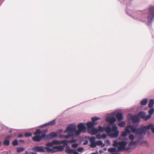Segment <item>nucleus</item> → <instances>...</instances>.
I'll return each instance as SVG.
<instances>
[{"label":"nucleus","instance_id":"obj_15","mask_svg":"<svg viewBox=\"0 0 154 154\" xmlns=\"http://www.w3.org/2000/svg\"><path fill=\"white\" fill-rule=\"evenodd\" d=\"M88 133L91 135H95L97 134L98 133V129L95 128H93L91 129L88 130Z\"/></svg>","mask_w":154,"mask_h":154},{"label":"nucleus","instance_id":"obj_55","mask_svg":"<svg viewBox=\"0 0 154 154\" xmlns=\"http://www.w3.org/2000/svg\"><path fill=\"white\" fill-rule=\"evenodd\" d=\"M109 154H118V153H116V152H113L112 153H110Z\"/></svg>","mask_w":154,"mask_h":154},{"label":"nucleus","instance_id":"obj_38","mask_svg":"<svg viewBox=\"0 0 154 154\" xmlns=\"http://www.w3.org/2000/svg\"><path fill=\"white\" fill-rule=\"evenodd\" d=\"M128 134V133H127V132H126L125 131H123L122 132V136L123 137H126L127 135Z\"/></svg>","mask_w":154,"mask_h":154},{"label":"nucleus","instance_id":"obj_8","mask_svg":"<svg viewBox=\"0 0 154 154\" xmlns=\"http://www.w3.org/2000/svg\"><path fill=\"white\" fill-rule=\"evenodd\" d=\"M69 125L67 127L66 129V130L63 131V133L65 134L66 132H67L68 135H61L59 136V137L61 138H66L68 139L71 137H74L73 134L71 131L70 129H69Z\"/></svg>","mask_w":154,"mask_h":154},{"label":"nucleus","instance_id":"obj_32","mask_svg":"<svg viewBox=\"0 0 154 154\" xmlns=\"http://www.w3.org/2000/svg\"><path fill=\"white\" fill-rule=\"evenodd\" d=\"M129 139L131 141H133L134 139V136L132 134H131L129 136Z\"/></svg>","mask_w":154,"mask_h":154},{"label":"nucleus","instance_id":"obj_5","mask_svg":"<svg viewBox=\"0 0 154 154\" xmlns=\"http://www.w3.org/2000/svg\"><path fill=\"white\" fill-rule=\"evenodd\" d=\"M141 137L144 136L146 131L150 129H151L152 133H154V125L153 124H151L148 125L143 126L141 128Z\"/></svg>","mask_w":154,"mask_h":154},{"label":"nucleus","instance_id":"obj_56","mask_svg":"<svg viewBox=\"0 0 154 154\" xmlns=\"http://www.w3.org/2000/svg\"><path fill=\"white\" fill-rule=\"evenodd\" d=\"M140 154H145V152H142Z\"/></svg>","mask_w":154,"mask_h":154},{"label":"nucleus","instance_id":"obj_13","mask_svg":"<svg viewBox=\"0 0 154 154\" xmlns=\"http://www.w3.org/2000/svg\"><path fill=\"white\" fill-rule=\"evenodd\" d=\"M45 147L42 146H37L34 147L32 150L36 152H45Z\"/></svg>","mask_w":154,"mask_h":154},{"label":"nucleus","instance_id":"obj_9","mask_svg":"<svg viewBox=\"0 0 154 154\" xmlns=\"http://www.w3.org/2000/svg\"><path fill=\"white\" fill-rule=\"evenodd\" d=\"M57 133L52 132L50 133L49 134L46 135L45 134H42V136L43 137H45V140H51L57 136Z\"/></svg>","mask_w":154,"mask_h":154},{"label":"nucleus","instance_id":"obj_22","mask_svg":"<svg viewBox=\"0 0 154 154\" xmlns=\"http://www.w3.org/2000/svg\"><path fill=\"white\" fill-rule=\"evenodd\" d=\"M154 104V100L153 99H152L149 100L148 104V106L150 108L152 107Z\"/></svg>","mask_w":154,"mask_h":154},{"label":"nucleus","instance_id":"obj_44","mask_svg":"<svg viewBox=\"0 0 154 154\" xmlns=\"http://www.w3.org/2000/svg\"><path fill=\"white\" fill-rule=\"evenodd\" d=\"M101 136L100 134H98L96 135V137L98 139H101Z\"/></svg>","mask_w":154,"mask_h":154},{"label":"nucleus","instance_id":"obj_52","mask_svg":"<svg viewBox=\"0 0 154 154\" xmlns=\"http://www.w3.org/2000/svg\"><path fill=\"white\" fill-rule=\"evenodd\" d=\"M121 3L124 2L125 0H118Z\"/></svg>","mask_w":154,"mask_h":154},{"label":"nucleus","instance_id":"obj_41","mask_svg":"<svg viewBox=\"0 0 154 154\" xmlns=\"http://www.w3.org/2000/svg\"><path fill=\"white\" fill-rule=\"evenodd\" d=\"M32 135V134L31 133H26L24 134V136L26 137H28L31 136Z\"/></svg>","mask_w":154,"mask_h":154},{"label":"nucleus","instance_id":"obj_33","mask_svg":"<svg viewBox=\"0 0 154 154\" xmlns=\"http://www.w3.org/2000/svg\"><path fill=\"white\" fill-rule=\"evenodd\" d=\"M118 143L119 142H117L116 140H115L113 142V143L112 144V146L114 147H118Z\"/></svg>","mask_w":154,"mask_h":154},{"label":"nucleus","instance_id":"obj_11","mask_svg":"<svg viewBox=\"0 0 154 154\" xmlns=\"http://www.w3.org/2000/svg\"><path fill=\"white\" fill-rule=\"evenodd\" d=\"M65 152L69 154H79V153L75 149H72L69 146L66 147Z\"/></svg>","mask_w":154,"mask_h":154},{"label":"nucleus","instance_id":"obj_2","mask_svg":"<svg viewBox=\"0 0 154 154\" xmlns=\"http://www.w3.org/2000/svg\"><path fill=\"white\" fill-rule=\"evenodd\" d=\"M78 130L76 129V127L75 125H70L69 129L71 131L74 136H79L82 132H85L86 130V127L84 123H80L77 126Z\"/></svg>","mask_w":154,"mask_h":154},{"label":"nucleus","instance_id":"obj_34","mask_svg":"<svg viewBox=\"0 0 154 154\" xmlns=\"http://www.w3.org/2000/svg\"><path fill=\"white\" fill-rule=\"evenodd\" d=\"M12 143L14 146H17L18 144V141L17 140H15L12 142Z\"/></svg>","mask_w":154,"mask_h":154},{"label":"nucleus","instance_id":"obj_23","mask_svg":"<svg viewBox=\"0 0 154 154\" xmlns=\"http://www.w3.org/2000/svg\"><path fill=\"white\" fill-rule=\"evenodd\" d=\"M126 122L125 121H121L118 124V125L121 127H124L126 125Z\"/></svg>","mask_w":154,"mask_h":154},{"label":"nucleus","instance_id":"obj_45","mask_svg":"<svg viewBox=\"0 0 154 154\" xmlns=\"http://www.w3.org/2000/svg\"><path fill=\"white\" fill-rule=\"evenodd\" d=\"M101 139L102 138H103V139H105V138H106L107 137V135L106 134H103L101 136Z\"/></svg>","mask_w":154,"mask_h":154},{"label":"nucleus","instance_id":"obj_40","mask_svg":"<svg viewBox=\"0 0 154 154\" xmlns=\"http://www.w3.org/2000/svg\"><path fill=\"white\" fill-rule=\"evenodd\" d=\"M136 145V143L135 141H132L129 143V145L130 146H135Z\"/></svg>","mask_w":154,"mask_h":154},{"label":"nucleus","instance_id":"obj_17","mask_svg":"<svg viewBox=\"0 0 154 154\" xmlns=\"http://www.w3.org/2000/svg\"><path fill=\"white\" fill-rule=\"evenodd\" d=\"M96 124H96L95 123L93 122H89L87 123L86 125L88 130L93 128L94 125Z\"/></svg>","mask_w":154,"mask_h":154},{"label":"nucleus","instance_id":"obj_37","mask_svg":"<svg viewBox=\"0 0 154 154\" xmlns=\"http://www.w3.org/2000/svg\"><path fill=\"white\" fill-rule=\"evenodd\" d=\"M151 117V116L149 115H147L146 116H145L144 119L145 121H147Z\"/></svg>","mask_w":154,"mask_h":154},{"label":"nucleus","instance_id":"obj_47","mask_svg":"<svg viewBox=\"0 0 154 154\" xmlns=\"http://www.w3.org/2000/svg\"><path fill=\"white\" fill-rule=\"evenodd\" d=\"M142 144L144 145H147V143L146 141H142Z\"/></svg>","mask_w":154,"mask_h":154},{"label":"nucleus","instance_id":"obj_53","mask_svg":"<svg viewBox=\"0 0 154 154\" xmlns=\"http://www.w3.org/2000/svg\"><path fill=\"white\" fill-rule=\"evenodd\" d=\"M23 154H29V153L27 151H26L25 152V153Z\"/></svg>","mask_w":154,"mask_h":154},{"label":"nucleus","instance_id":"obj_42","mask_svg":"<svg viewBox=\"0 0 154 154\" xmlns=\"http://www.w3.org/2000/svg\"><path fill=\"white\" fill-rule=\"evenodd\" d=\"M78 143H74L72 144V147L73 148H76L78 147Z\"/></svg>","mask_w":154,"mask_h":154},{"label":"nucleus","instance_id":"obj_46","mask_svg":"<svg viewBox=\"0 0 154 154\" xmlns=\"http://www.w3.org/2000/svg\"><path fill=\"white\" fill-rule=\"evenodd\" d=\"M69 143H75L76 142L77 140H76L75 139H72L70 141H69Z\"/></svg>","mask_w":154,"mask_h":154},{"label":"nucleus","instance_id":"obj_48","mask_svg":"<svg viewBox=\"0 0 154 154\" xmlns=\"http://www.w3.org/2000/svg\"><path fill=\"white\" fill-rule=\"evenodd\" d=\"M106 143L108 145H109L110 144V141L109 140H106Z\"/></svg>","mask_w":154,"mask_h":154},{"label":"nucleus","instance_id":"obj_54","mask_svg":"<svg viewBox=\"0 0 154 154\" xmlns=\"http://www.w3.org/2000/svg\"><path fill=\"white\" fill-rule=\"evenodd\" d=\"M99 152L100 153H103V152L102 150H100Z\"/></svg>","mask_w":154,"mask_h":154},{"label":"nucleus","instance_id":"obj_36","mask_svg":"<svg viewBox=\"0 0 154 154\" xmlns=\"http://www.w3.org/2000/svg\"><path fill=\"white\" fill-rule=\"evenodd\" d=\"M47 146H48L50 147H51L54 145L52 141L51 142H49L47 143L46 145Z\"/></svg>","mask_w":154,"mask_h":154},{"label":"nucleus","instance_id":"obj_10","mask_svg":"<svg viewBox=\"0 0 154 154\" xmlns=\"http://www.w3.org/2000/svg\"><path fill=\"white\" fill-rule=\"evenodd\" d=\"M127 144V143L125 141L119 142L118 151H121L125 150V146Z\"/></svg>","mask_w":154,"mask_h":154},{"label":"nucleus","instance_id":"obj_7","mask_svg":"<svg viewBox=\"0 0 154 154\" xmlns=\"http://www.w3.org/2000/svg\"><path fill=\"white\" fill-rule=\"evenodd\" d=\"M154 18V6L150 7L147 14V20L149 24Z\"/></svg>","mask_w":154,"mask_h":154},{"label":"nucleus","instance_id":"obj_60","mask_svg":"<svg viewBox=\"0 0 154 154\" xmlns=\"http://www.w3.org/2000/svg\"><path fill=\"white\" fill-rule=\"evenodd\" d=\"M46 154V153H45V154Z\"/></svg>","mask_w":154,"mask_h":154},{"label":"nucleus","instance_id":"obj_4","mask_svg":"<svg viewBox=\"0 0 154 154\" xmlns=\"http://www.w3.org/2000/svg\"><path fill=\"white\" fill-rule=\"evenodd\" d=\"M96 138L94 137H92L89 139V141L91 143L90 146L93 148L97 146H101V147H103L105 146V144H103V142L101 140H98L97 142L95 141Z\"/></svg>","mask_w":154,"mask_h":154},{"label":"nucleus","instance_id":"obj_20","mask_svg":"<svg viewBox=\"0 0 154 154\" xmlns=\"http://www.w3.org/2000/svg\"><path fill=\"white\" fill-rule=\"evenodd\" d=\"M146 113L143 112H139L138 116L141 118L144 119L146 116Z\"/></svg>","mask_w":154,"mask_h":154},{"label":"nucleus","instance_id":"obj_61","mask_svg":"<svg viewBox=\"0 0 154 154\" xmlns=\"http://www.w3.org/2000/svg\"><path fill=\"white\" fill-rule=\"evenodd\" d=\"M7 154H8V153H7Z\"/></svg>","mask_w":154,"mask_h":154},{"label":"nucleus","instance_id":"obj_58","mask_svg":"<svg viewBox=\"0 0 154 154\" xmlns=\"http://www.w3.org/2000/svg\"><path fill=\"white\" fill-rule=\"evenodd\" d=\"M104 150H105V151L106 150V148H104Z\"/></svg>","mask_w":154,"mask_h":154},{"label":"nucleus","instance_id":"obj_14","mask_svg":"<svg viewBox=\"0 0 154 154\" xmlns=\"http://www.w3.org/2000/svg\"><path fill=\"white\" fill-rule=\"evenodd\" d=\"M35 136L32 137V139L34 141L39 142L41 140H45V137H43L42 136V134L41 136L39 135H35Z\"/></svg>","mask_w":154,"mask_h":154},{"label":"nucleus","instance_id":"obj_12","mask_svg":"<svg viewBox=\"0 0 154 154\" xmlns=\"http://www.w3.org/2000/svg\"><path fill=\"white\" fill-rule=\"evenodd\" d=\"M128 117L130 118L132 122L134 123L138 122L140 121V119L137 116L135 115H132L131 114H129L128 116Z\"/></svg>","mask_w":154,"mask_h":154},{"label":"nucleus","instance_id":"obj_29","mask_svg":"<svg viewBox=\"0 0 154 154\" xmlns=\"http://www.w3.org/2000/svg\"><path fill=\"white\" fill-rule=\"evenodd\" d=\"M42 133V132L39 129H38L36 130V132L34 133V134L40 135Z\"/></svg>","mask_w":154,"mask_h":154},{"label":"nucleus","instance_id":"obj_57","mask_svg":"<svg viewBox=\"0 0 154 154\" xmlns=\"http://www.w3.org/2000/svg\"><path fill=\"white\" fill-rule=\"evenodd\" d=\"M31 153L32 154H37V153L35 152H32Z\"/></svg>","mask_w":154,"mask_h":154},{"label":"nucleus","instance_id":"obj_31","mask_svg":"<svg viewBox=\"0 0 154 154\" xmlns=\"http://www.w3.org/2000/svg\"><path fill=\"white\" fill-rule=\"evenodd\" d=\"M154 112V109L153 108H151L149 110V115L151 116L152 115Z\"/></svg>","mask_w":154,"mask_h":154},{"label":"nucleus","instance_id":"obj_24","mask_svg":"<svg viewBox=\"0 0 154 154\" xmlns=\"http://www.w3.org/2000/svg\"><path fill=\"white\" fill-rule=\"evenodd\" d=\"M108 151L109 152L112 153V152L113 153V152L118 151V150H117L115 148H110L108 149Z\"/></svg>","mask_w":154,"mask_h":154},{"label":"nucleus","instance_id":"obj_59","mask_svg":"<svg viewBox=\"0 0 154 154\" xmlns=\"http://www.w3.org/2000/svg\"><path fill=\"white\" fill-rule=\"evenodd\" d=\"M1 142L0 141V146H1Z\"/></svg>","mask_w":154,"mask_h":154},{"label":"nucleus","instance_id":"obj_43","mask_svg":"<svg viewBox=\"0 0 154 154\" xmlns=\"http://www.w3.org/2000/svg\"><path fill=\"white\" fill-rule=\"evenodd\" d=\"M84 148L83 147H79L78 148L77 151L78 152H82L84 150Z\"/></svg>","mask_w":154,"mask_h":154},{"label":"nucleus","instance_id":"obj_19","mask_svg":"<svg viewBox=\"0 0 154 154\" xmlns=\"http://www.w3.org/2000/svg\"><path fill=\"white\" fill-rule=\"evenodd\" d=\"M116 117L119 121H121L123 119V115L121 113H118L116 115Z\"/></svg>","mask_w":154,"mask_h":154},{"label":"nucleus","instance_id":"obj_28","mask_svg":"<svg viewBox=\"0 0 154 154\" xmlns=\"http://www.w3.org/2000/svg\"><path fill=\"white\" fill-rule=\"evenodd\" d=\"M52 142L54 145H57L60 144V141H59L58 140H52Z\"/></svg>","mask_w":154,"mask_h":154},{"label":"nucleus","instance_id":"obj_3","mask_svg":"<svg viewBox=\"0 0 154 154\" xmlns=\"http://www.w3.org/2000/svg\"><path fill=\"white\" fill-rule=\"evenodd\" d=\"M129 129H131L132 132L136 135H139L141 137V128H136L133 126L131 125H128L125 128V131L127 132L128 134L131 133V131Z\"/></svg>","mask_w":154,"mask_h":154},{"label":"nucleus","instance_id":"obj_30","mask_svg":"<svg viewBox=\"0 0 154 154\" xmlns=\"http://www.w3.org/2000/svg\"><path fill=\"white\" fill-rule=\"evenodd\" d=\"M60 144L63 143L64 145V146H66L67 145L68 143L69 142V141L67 140H63L60 141Z\"/></svg>","mask_w":154,"mask_h":154},{"label":"nucleus","instance_id":"obj_50","mask_svg":"<svg viewBox=\"0 0 154 154\" xmlns=\"http://www.w3.org/2000/svg\"><path fill=\"white\" fill-rule=\"evenodd\" d=\"M23 135L22 134H20L18 135V137L19 138L22 137H23Z\"/></svg>","mask_w":154,"mask_h":154},{"label":"nucleus","instance_id":"obj_21","mask_svg":"<svg viewBox=\"0 0 154 154\" xmlns=\"http://www.w3.org/2000/svg\"><path fill=\"white\" fill-rule=\"evenodd\" d=\"M127 12L128 14L130 16L134 17V19H137V17H136L137 14L136 13L133 12L132 13H131L130 12H129L128 11H127Z\"/></svg>","mask_w":154,"mask_h":154},{"label":"nucleus","instance_id":"obj_39","mask_svg":"<svg viewBox=\"0 0 154 154\" xmlns=\"http://www.w3.org/2000/svg\"><path fill=\"white\" fill-rule=\"evenodd\" d=\"M45 152L46 151H47L48 152H51L53 151H52V149H50L48 147H45Z\"/></svg>","mask_w":154,"mask_h":154},{"label":"nucleus","instance_id":"obj_35","mask_svg":"<svg viewBox=\"0 0 154 154\" xmlns=\"http://www.w3.org/2000/svg\"><path fill=\"white\" fill-rule=\"evenodd\" d=\"M99 119V118L98 117H94L91 118L92 121L94 123H95V122Z\"/></svg>","mask_w":154,"mask_h":154},{"label":"nucleus","instance_id":"obj_49","mask_svg":"<svg viewBox=\"0 0 154 154\" xmlns=\"http://www.w3.org/2000/svg\"><path fill=\"white\" fill-rule=\"evenodd\" d=\"M46 124H44V125H41V126H40L39 127L40 128H43L44 127H46L47 126H46Z\"/></svg>","mask_w":154,"mask_h":154},{"label":"nucleus","instance_id":"obj_1","mask_svg":"<svg viewBox=\"0 0 154 154\" xmlns=\"http://www.w3.org/2000/svg\"><path fill=\"white\" fill-rule=\"evenodd\" d=\"M110 125H109L106 128L102 127L100 125L98 127V132H103L106 131V132L109 134V135L112 138H117L119 135V131L118 130L117 127L113 124L112 128L110 127Z\"/></svg>","mask_w":154,"mask_h":154},{"label":"nucleus","instance_id":"obj_51","mask_svg":"<svg viewBox=\"0 0 154 154\" xmlns=\"http://www.w3.org/2000/svg\"><path fill=\"white\" fill-rule=\"evenodd\" d=\"M98 152L97 151H96L95 152L91 154H98Z\"/></svg>","mask_w":154,"mask_h":154},{"label":"nucleus","instance_id":"obj_27","mask_svg":"<svg viewBox=\"0 0 154 154\" xmlns=\"http://www.w3.org/2000/svg\"><path fill=\"white\" fill-rule=\"evenodd\" d=\"M25 149L24 147H18L17 149V151L18 153H20L24 151Z\"/></svg>","mask_w":154,"mask_h":154},{"label":"nucleus","instance_id":"obj_25","mask_svg":"<svg viewBox=\"0 0 154 154\" xmlns=\"http://www.w3.org/2000/svg\"><path fill=\"white\" fill-rule=\"evenodd\" d=\"M55 120H54L48 123H46V126H51L55 125Z\"/></svg>","mask_w":154,"mask_h":154},{"label":"nucleus","instance_id":"obj_26","mask_svg":"<svg viewBox=\"0 0 154 154\" xmlns=\"http://www.w3.org/2000/svg\"><path fill=\"white\" fill-rule=\"evenodd\" d=\"M147 102V98H145L142 100V101L140 102V103L141 105H145L146 104Z\"/></svg>","mask_w":154,"mask_h":154},{"label":"nucleus","instance_id":"obj_18","mask_svg":"<svg viewBox=\"0 0 154 154\" xmlns=\"http://www.w3.org/2000/svg\"><path fill=\"white\" fill-rule=\"evenodd\" d=\"M11 137V136H8L5 139L3 142L4 144L6 146H8L10 144V141L9 139Z\"/></svg>","mask_w":154,"mask_h":154},{"label":"nucleus","instance_id":"obj_6","mask_svg":"<svg viewBox=\"0 0 154 154\" xmlns=\"http://www.w3.org/2000/svg\"><path fill=\"white\" fill-rule=\"evenodd\" d=\"M116 115V112H113L107 115L108 116L106 119V121L110 123V125L113 124L116 120L115 117Z\"/></svg>","mask_w":154,"mask_h":154},{"label":"nucleus","instance_id":"obj_16","mask_svg":"<svg viewBox=\"0 0 154 154\" xmlns=\"http://www.w3.org/2000/svg\"><path fill=\"white\" fill-rule=\"evenodd\" d=\"M64 149V146H57L53 147L52 148V151L54 152L62 151Z\"/></svg>","mask_w":154,"mask_h":154}]
</instances>
